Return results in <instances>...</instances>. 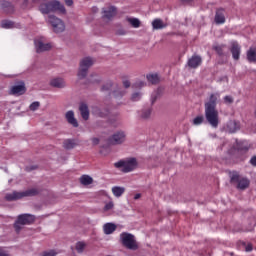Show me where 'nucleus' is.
<instances>
[{
	"instance_id": "f257e3e1",
	"label": "nucleus",
	"mask_w": 256,
	"mask_h": 256,
	"mask_svg": "<svg viewBox=\"0 0 256 256\" xmlns=\"http://www.w3.org/2000/svg\"><path fill=\"white\" fill-rule=\"evenodd\" d=\"M39 11L43 15H49V13H61L62 15H65V13H67L65 5L61 4V2L57 0L42 3L39 7Z\"/></svg>"
},
{
	"instance_id": "f03ea898",
	"label": "nucleus",
	"mask_w": 256,
	"mask_h": 256,
	"mask_svg": "<svg viewBox=\"0 0 256 256\" xmlns=\"http://www.w3.org/2000/svg\"><path fill=\"white\" fill-rule=\"evenodd\" d=\"M114 167L122 173H131V171H135L139 167V162L134 157L124 158L115 162Z\"/></svg>"
},
{
	"instance_id": "7ed1b4c3",
	"label": "nucleus",
	"mask_w": 256,
	"mask_h": 256,
	"mask_svg": "<svg viewBox=\"0 0 256 256\" xmlns=\"http://www.w3.org/2000/svg\"><path fill=\"white\" fill-rule=\"evenodd\" d=\"M39 194V190L32 188L23 192L14 191L12 193H8L5 196L6 201H17L19 199H23V197H35V195Z\"/></svg>"
},
{
	"instance_id": "20e7f679",
	"label": "nucleus",
	"mask_w": 256,
	"mask_h": 256,
	"mask_svg": "<svg viewBox=\"0 0 256 256\" xmlns=\"http://www.w3.org/2000/svg\"><path fill=\"white\" fill-rule=\"evenodd\" d=\"M205 118L214 129L219 127V111L217 108H205Z\"/></svg>"
},
{
	"instance_id": "39448f33",
	"label": "nucleus",
	"mask_w": 256,
	"mask_h": 256,
	"mask_svg": "<svg viewBox=\"0 0 256 256\" xmlns=\"http://www.w3.org/2000/svg\"><path fill=\"white\" fill-rule=\"evenodd\" d=\"M120 241L126 249H131L135 251L138 249L137 240H135V236L131 233L123 232L120 234Z\"/></svg>"
},
{
	"instance_id": "423d86ee",
	"label": "nucleus",
	"mask_w": 256,
	"mask_h": 256,
	"mask_svg": "<svg viewBox=\"0 0 256 256\" xmlns=\"http://www.w3.org/2000/svg\"><path fill=\"white\" fill-rule=\"evenodd\" d=\"M34 221H35V216H33L31 214L19 215L14 224L15 231L17 233H19V231H21V229H23V225H31V223H33Z\"/></svg>"
},
{
	"instance_id": "0eeeda50",
	"label": "nucleus",
	"mask_w": 256,
	"mask_h": 256,
	"mask_svg": "<svg viewBox=\"0 0 256 256\" xmlns=\"http://www.w3.org/2000/svg\"><path fill=\"white\" fill-rule=\"evenodd\" d=\"M47 22L52 27L54 33H63L65 31V22L55 15L48 16Z\"/></svg>"
},
{
	"instance_id": "6e6552de",
	"label": "nucleus",
	"mask_w": 256,
	"mask_h": 256,
	"mask_svg": "<svg viewBox=\"0 0 256 256\" xmlns=\"http://www.w3.org/2000/svg\"><path fill=\"white\" fill-rule=\"evenodd\" d=\"M93 63H95V61L91 57L83 58L80 61V68L78 71L79 79H85L87 77V72L89 71V67H92Z\"/></svg>"
},
{
	"instance_id": "1a4fd4ad",
	"label": "nucleus",
	"mask_w": 256,
	"mask_h": 256,
	"mask_svg": "<svg viewBox=\"0 0 256 256\" xmlns=\"http://www.w3.org/2000/svg\"><path fill=\"white\" fill-rule=\"evenodd\" d=\"M127 139V134L123 131H118L115 132L111 137H110V143L112 145H122V143H125V140Z\"/></svg>"
},
{
	"instance_id": "9d476101",
	"label": "nucleus",
	"mask_w": 256,
	"mask_h": 256,
	"mask_svg": "<svg viewBox=\"0 0 256 256\" xmlns=\"http://www.w3.org/2000/svg\"><path fill=\"white\" fill-rule=\"evenodd\" d=\"M221 97L219 92L210 94L209 100L205 103V109H217V100Z\"/></svg>"
},
{
	"instance_id": "9b49d317",
	"label": "nucleus",
	"mask_w": 256,
	"mask_h": 256,
	"mask_svg": "<svg viewBox=\"0 0 256 256\" xmlns=\"http://www.w3.org/2000/svg\"><path fill=\"white\" fill-rule=\"evenodd\" d=\"M35 48L38 53L49 51L52 47L51 43H45L41 39L34 40Z\"/></svg>"
},
{
	"instance_id": "f8f14e48",
	"label": "nucleus",
	"mask_w": 256,
	"mask_h": 256,
	"mask_svg": "<svg viewBox=\"0 0 256 256\" xmlns=\"http://www.w3.org/2000/svg\"><path fill=\"white\" fill-rule=\"evenodd\" d=\"M239 129H241V124L235 120L228 121L225 126V131H227V133H237Z\"/></svg>"
},
{
	"instance_id": "ddd939ff",
	"label": "nucleus",
	"mask_w": 256,
	"mask_h": 256,
	"mask_svg": "<svg viewBox=\"0 0 256 256\" xmlns=\"http://www.w3.org/2000/svg\"><path fill=\"white\" fill-rule=\"evenodd\" d=\"M65 119L69 125H72V127H79V122L77 121V118H75V112L72 110L66 112Z\"/></svg>"
},
{
	"instance_id": "4468645a",
	"label": "nucleus",
	"mask_w": 256,
	"mask_h": 256,
	"mask_svg": "<svg viewBox=\"0 0 256 256\" xmlns=\"http://www.w3.org/2000/svg\"><path fill=\"white\" fill-rule=\"evenodd\" d=\"M10 93L11 95H23V93H25V83L20 82L19 84L12 86Z\"/></svg>"
},
{
	"instance_id": "2eb2a0df",
	"label": "nucleus",
	"mask_w": 256,
	"mask_h": 256,
	"mask_svg": "<svg viewBox=\"0 0 256 256\" xmlns=\"http://www.w3.org/2000/svg\"><path fill=\"white\" fill-rule=\"evenodd\" d=\"M104 235H113L117 231V224L113 222L105 223L102 227Z\"/></svg>"
},
{
	"instance_id": "dca6fc26",
	"label": "nucleus",
	"mask_w": 256,
	"mask_h": 256,
	"mask_svg": "<svg viewBox=\"0 0 256 256\" xmlns=\"http://www.w3.org/2000/svg\"><path fill=\"white\" fill-rule=\"evenodd\" d=\"M51 87H55L56 89H63L66 85L65 80L61 77L53 78L50 81Z\"/></svg>"
},
{
	"instance_id": "f3484780",
	"label": "nucleus",
	"mask_w": 256,
	"mask_h": 256,
	"mask_svg": "<svg viewBox=\"0 0 256 256\" xmlns=\"http://www.w3.org/2000/svg\"><path fill=\"white\" fill-rule=\"evenodd\" d=\"M77 145H79V140L77 139H66L63 142V147L64 149H67V150L75 149Z\"/></svg>"
},
{
	"instance_id": "a211bd4d",
	"label": "nucleus",
	"mask_w": 256,
	"mask_h": 256,
	"mask_svg": "<svg viewBox=\"0 0 256 256\" xmlns=\"http://www.w3.org/2000/svg\"><path fill=\"white\" fill-rule=\"evenodd\" d=\"M231 53L235 61L239 60V57L241 55V46L236 42L232 43Z\"/></svg>"
},
{
	"instance_id": "6ab92c4d",
	"label": "nucleus",
	"mask_w": 256,
	"mask_h": 256,
	"mask_svg": "<svg viewBox=\"0 0 256 256\" xmlns=\"http://www.w3.org/2000/svg\"><path fill=\"white\" fill-rule=\"evenodd\" d=\"M112 194L116 197V199H119L123 197L125 194V187L123 186H113L111 188Z\"/></svg>"
},
{
	"instance_id": "aec40b11",
	"label": "nucleus",
	"mask_w": 256,
	"mask_h": 256,
	"mask_svg": "<svg viewBox=\"0 0 256 256\" xmlns=\"http://www.w3.org/2000/svg\"><path fill=\"white\" fill-rule=\"evenodd\" d=\"M0 7L4 13H13L15 11V7L8 1L0 2Z\"/></svg>"
},
{
	"instance_id": "412c9836",
	"label": "nucleus",
	"mask_w": 256,
	"mask_h": 256,
	"mask_svg": "<svg viewBox=\"0 0 256 256\" xmlns=\"http://www.w3.org/2000/svg\"><path fill=\"white\" fill-rule=\"evenodd\" d=\"M201 65V57L199 56H192L188 60V67H191V69H197Z\"/></svg>"
},
{
	"instance_id": "4be33fe9",
	"label": "nucleus",
	"mask_w": 256,
	"mask_h": 256,
	"mask_svg": "<svg viewBox=\"0 0 256 256\" xmlns=\"http://www.w3.org/2000/svg\"><path fill=\"white\" fill-rule=\"evenodd\" d=\"M79 111H80V115H81L82 119H84V121H88L89 107L87 106V104H84V103L80 104Z\"/></svg>"
},
{
	"instance_id": "5701e85b",
	"label": "nucleus",
	"mask_w": 256,
	"mask_h": 256,
	"mask_svg": "<svg viewBox=\"0 0 256 256\" xmlns=\"http://www.w3.org/2000/svg\"><path fill=\"white\" fill-rule=\"evenodd\" d=\"M116 13H117V9L113 6L109 7L108 9H103L104 19H111L112 17H115Z\"/></svg>"
},
{
	"instance_id": "b1692460",
	"label": "nucleus",
	"mask_w": 256,
	"mask_h": 256,
	"mask_svg": "<svg viewBox=\"0 0 256 256\" xmlns=\"http://www.w3.org/2000/svg\"><path fill=\"white\" fill-rule=\"evenodd\" d=\"M146 79L148 83H151V85H157L159 81H161V78H159V74L157 73H150L146 75Z\"/></svg>"
},
{
	"instance_id": "393cba45",
	"label": "nucleus",
	"mask_w": 256,
	"mask_h": 256,
	"mask_svg": "<svg viewBox=\"0 0 256 256\" xmlns=\"http://www.w3.org/2000/svg\"><path fill=\"white\" fill-rule=\"evenodd\" d=\"M152 27L154 30H159V29H165L167 25L163 22V20L156 18L152 21Z\"/></svg>"
},
{
	"instance_id": "a878e982",
	"label": "nucleus",
	"mask_w": 256,
	"mask_h": 256,
	"mask_svg": "<svg viewBox=\"0 0 256 256\" xmlns=\"http://www.w3.org/2000/svg\"><path fill=\"white\" fill-rule=\"evenodd\" d=\"M250 147L251 145L246 140L237 142L236 144V149H238V151H249Z\"/></svg>"
},
{
	"instance_id": "bb28decb",
	"label": "nucleus",
	"mask_w": 256,
	"mask_h": 256,
	"mask_svg": "<svg viewBox=\"0 0 256 256\" xmlns=\"http://www.w3.org/2000/svg\"><path fill=\"white\" fill-rule=\"evenodd\" d=\"M126 21H128L134 29H139L141 27V20L138 18L127 17Z\"/></svg>"
},
{
	"instance_id": "cd10ccee",
	"label": "nucleus",
	"mask_w": 256,
	"mask_h": 256,
	"mask_svg": "<svg viewBox=\"0 0 256 256\" xmlns=\"http://www.w3.org/2000/svg\"><path fill=\"white\" fill-rule=\"evenodd\" d=\"M247 59L250 63H255L256 61V49L250 48L247 52Z\"/></svg>"
},
{
	"instance_id": "c85d7f7f",
	"label": "nucleus",
	"mask_w": 256,
	"mask_h": 256,
	"mask_svg": "<svg viewBox=\"0 0 256 256\" xmlns=\"http://www.w3.org/2000/svg\"><path fill=\"white\" fill-rule=\"evenodd\" d=\"M80 183L81 185H91L93 183V178L89 175H82L80 177Z\"/></svg>"
},
{
	"instance_id": "c756f323",
	"label": "nucleus",
	"mask_w": 256,
	"mask_h": 256,
	"mask_svg": "<svg viewBox=\"0 0 256 256\" xmlns=\"http://www.w3.org/2000/svg\"><path fill=\"white\" fill-rule=\"evenodd\" d=\"M215 23L218 25H223V23H225V15L221 11L216 12Z\"/></svg>"
},
{
	"instance_id": "7c9ffc66",
	"label": "nucleus",
	"mask_w": 256,
	"mask_h": 256,
	"mask_svg": "<svg viewBox=\"0 0 256 256\" xmlns=\"http://www.w3.org/2000/svg\"><path fill=\"white\" fill-rule=\"evenodd\" d=\"M247 187H249V179L247 178H241L240 180H238V189H247Z\"/></svg>"
},
{
	"instance_id": "2f4dec72",
	"label": "nucleus",
	"mask_w": 256,
	"mask_h": 256,
	"mask_svg": "<svg viewBox=\"0 0 256 256\" xmlns=\"http://www.w3.org/2000/svg\"><path fill=\"white\" fill-rule=\"evenodd\" d=\"M110 201L109 202H105V205L103 207V212L107 213L109 211H112V209L115 207V203H113V200L111 199V197H109Z\"/></svg>"
},
{
	"instance_id": "473e14b6",
	"label": "nucleus",
	"mask_w": 256,
	"mask_h": 256,
	"mask_svg": "<svg viewBox=\"0 0 256 256\" xmlns=\"http://www.w3.org/2000/svg\"><path fill=\"white\" fill-rule=\"evenodd\" d=\"M2 29H13L14 24L11 20H3L1 22Z\"/></svg>"
},
{
	"instance_id": "72a5a7b5",
	"label": "nucleus",
	"mask_w": 256,
	"mask_h": 256,
	"mask_svg": "<svg viewBox=\"0 0 256 256\" xmlns=\"http://www.w3.org/2000/svg\"><path fill=\"white\" fill-rule=\"evenodd\" d=\"M85 247H87V244H85V242H77L76 243V251L78 253H83V251H85Z\"/></svg>"
},
{
	"instance_id": "f704fd0d",
	"label": "nucleus",
	"mask_w": 256,
	"mask_h": 256,
	"mask_svg": "<svg viewBox=\"0 0 256 256\" xmlns=\"http://www.w3.org/2000/svg\"><path fill=\"white\" fill-rule=\"evenodd\" d=\"M142 119H149L151 117V108H147L142 110V113L140 115Z\"/></svg>"
},
{
	"instance_id": "c9c22d12",
	"label": "nucleus",
	"mask_w": 256,
	"mask_h": 256,
	"mask_svg": "<svg viewBox=\"0 0 256 256\" xmlns=\"http://www.w3.org/2000/svg\"><path fill=\"white\" fill-rule=\"evenodd\" d=\"M147 85V83H145L142 80H138L133 84V89H143V87H145Z\"/></svg>"
},
{
	"instance_id": "e433bc0d",
	"label": "nucleus",
	"mask_w": 256,
	"mask_h": 256,
	"mask_svg": "<svg viewBox=\"0 0 256 256\" xmlns=\"http://www.w3.org/2000/svg\"><path fill=\"white\" fill-rule=\"evenodd\" d=\"M39 107H41V103H39V101H35L32 104H30V111H37V109H39Z\"/></svg>"
},
{
	"instance_id": "4c0bfd02",
	"label": "nucleus",
	"mask_w": 256,
	"mask_h": 256,
	"mask_svg": "<svg viewBox=\"0 0 256 256\" xmlns=\"http://www.w3.org/2000/svg\"><path fill=\"white\" fill-rule=\"evenodd\" d=\"M205 121V118L203 116H197L193 119V125H201Z\"/></svg>"
},
{
	"instance_id": "58836bf2",
	"label": "nucleus",
	"mask_w": 256,
	"mask_h": 256,
	"mask_svg": "<svg viewBox=\"0 0 256 256\" xmlns=\"http://www.w3.org/2000/svg\"><path fill=\"white\" fill-rule=\"evenodd\" d=\"M142 97L141 92H136L132 94V101H140Z\"/></svg>"
},
{
	"instance_id": "ea45409f",
	"label": "nucleus",
	"mask_w": 256,
	"mask_h": 256,
	"mask_svg": "<svg viewBox=\"0 0 256 256\" xmlns=\"http://www.w3.org/2000/svg\"><path fill=\"white\" fill-rule=\"evenodd\" d=\"M57 252L55 250H49L42 253V256H56Z\"/></svg>"
},
{
	"instance_id": "a19ab883",
	"label": "nucleus",
	"mask_w": 256,
	"mask_h": 256,
	"mask_svg": "<svg viewBox=\"0 0 256 256\" xmlns=\"http://www.w3.org/2000/svg\"><path fill=\"white\" fill-rule=\"evenodd\" d=\"M224 103L226 104V105H231V103H233V97L232 96H225L224 97Z\"/></svg>"
},
{
	"instance_id": "79ce46f5",
	"label": "nucleus",
	"mask_w": 256,
	"mask_h": 256,
	"mask_svg": "<svg viewBox=\"0 0 256 256\" xmlns=\"http://www.w3.org/2000/svg\"><path fill=\"white\" fill-rule=\"evenodd\" d=\"M90 81L91 83H99V81H101V78L98 75H92Z\"/></svg>"
},
{
	"instance_id": "37998d69",
	"label": "nucleus",
	"mask_w": 256,
	"mask_h": 256,
	"mask_svg": "<svg viewBox=\"0 0 256 256\" xmlns=\"http://www.w3.org/2000/svg\"><path fill=\"white\" fill-rule=\"evenodd\" d=\"M215 51H217L218 55H223V46H214Z\"/></svg>"
},
{
	"instance_id": "c03bdc74",
	"label": "nucleus",
	"mask_w": 256,
	"mask_h": 256,
	"mask_svg": "<svg viewBox=\"0 0 256 256\" xmlns=\"http://www.w3.org/2000/svg\"><path fill=\"white\" fill-rule=\"evenodd\" d=\"M239 174L237 172H234L231 174V181H239Z\"/></svg>"
},
{
	"instance_id": "a18cd8bd",
	"label": "nucleus",
	"mask_w": 256,
	"mask_h": 256,
	"mask_svg": "<svg viewBox=\"0 0 256 256\" xmlns=\"http://www.w3.org/2000/svg\"><path fill=\"white\" fill-rule=\"evenodd\" d=\"M123 86L125 87V89H129V87H131V82H129V80H124Z\"/></svg>"
},
{
	"instance_id": "49530a36",
	"label": "nucleus",
	"mask_w": 256,
	"mask_h": 256,
	"mask_svg": "<svg viewBox=\"0 0 256 256\" xmlns=\"http://www.w3.org/2000/svg\"><path fill=\"white\" fill-rule=\"evenodd\" d=\"M0 256H9V252L3 248H0Z\"/></svg>"
},
{
	"instance_id": "de8ad7c7",
	"label": "nucleus",
	"mask_w": 256,
	"mask_h": 256,
	"mask_svg": "<svg viewBox=\"0 0 256 256\" xmlns=\"http://www.w3.org/2000/svg\"><path fill=\"white\" fill-rule=\"evenodd\" d=\"M112 84L108 83L106 86L102 87V91H109V89H111Z\"/></svg>"
},
{
	"instance_id": "09e8293b",
	"label": "nucleus",
	"mask_w": 256,
	"mask_h": 256,
	"mask_svg": "<svg viewBox=\"0 0 256 256\" xmlns=\"http://www.w3.org/2000/svg\"><path fill=\"white\" fill-rule=\"evenodd\" d=\"M250 165H253V167H256V156H253V157L250 159Z\"/></svg>"
},
{
	"instance_id": "8fccbe9b",
	"label": "nucleus",
	"mask_w": 256,
	"mask_h": 256,
	"mask_svg": "<svg viewBox=\"0 0 256 256\" xmlns=\"http://www.w3.org/2000/svg\"><path fill=\"white\" fill-rule=\"evenodd\" d=\"M125 90H123V89H121V88H119L118 89V97H123V95H125Z\"/></svg>"
},
{
	"instance_id": "3c124183",
	"label": "nucleus",
	"mask_w": 256,
	"mask_h": 256,
	"mask_svg": "<svg viewBox=\"0 0 256 256\" xmlns=\"http://www.w3.org/2000/svg\"><path fill=\"white\" fill-rule=\"evenodd\" d=\"M245 251L249 253L250 251H253V246L251 244H248L245 248Z\"/></svg>"
},
{
	"instance_id": "603ef678",
	"label": "nucleus",
	"mask_w": 256,
	"mask_h": 256,
	"mask_svg": "<svg viewBox=\"0 0 256 256\" xmlns=\"http://www.w3.org/2000/svg\"><path fill=\"white\" fill-rule=\"evenodd\" d=\"M91 141L93 145H99V138H92Z\"/></svg>"
},
{
	"instance_id": "864d4df0",
	"label": "nucleus",
	"mask_w": 256,
	"mask_h": 256,
	"mask_svg": "<svg viewBox=\"0 0 256 256\" xmlns=\"http://www.w3.org/2000/svg\"><path fill=\"white\" fill-rule=\"evenodd\" d=\"M65 1V4L68 6V7H71V5H73V0H64Z\"/></svg>"
},
{
	"instance_id": "5fc2aeb1",
	"label": "nucleus",
	"mask_w": 256,
	"mask_h": 256,
	"mask_svg": "<svg viewBox=\"0 0 256 256\" xmlns=\"http://www.w3.org/2000/svg\"><path fill=\"white\" fill-rule=\"evenodd\" d=\"M134 199H135V200L141 199V194H136V195L134 196Z\"/></svg>"
},
{
	"instance_id": "6e6d98bb",
	"label": "nucleus",
	"mask_w": 256,
	"mask_h": 256,
	"mask_svg": "<svg viewBox=\"0 0 256 256\" xmlns=\"http://www.w3.org/2000/svg\"><path fill=\"white\" fill-rule=\"evenodd\" d=\"M97 115H98L99 117H105V114H103V112H98Z\"/></svg>"
},
{
	"instance_id": "4d7b16f0",
	"label": "nucleus",
	"mask_w": 256,
	"mask_h": 256,
	"mask_svg": "<svg viewBox=\"0 0 256 256\" xmlns=\"http://www.w3.org/2000/svg\"><path fill=\"white\" fill-rule=\"evenodd\" d=\"M182 3H189L191 0H180Z\"/></svg>"
},
{
	"instance_id": "13d9d810",
	"label": "nucleus",
	"mask_w": 256,
	"mask_h": 256,
	"mask_svg": "<svg viewBox=\"0 0 256 256\" xmlns=\"http://www.w3.org/2000/svg\"><path fill=\"white\" fill-rule=\"evenodd\" d=\"M27 3H28V0H24V5H27Z\"/></svg>"
},
{
	"instance_id": "bf43d9fd",
	"label": "nucleus",
	"mask_w": 256,
	"mask_h": 256,
	"mask_svg": "<svg viewBox=\"0 0 256 256\" xmlns=\"http://www.w3.org/2000/svg\"><path fill=\"white\" fill-rule=\"evenodd\" d=\"M33 169H37V167H36V166H33L30 170H33Z\"/></svg>"
},
{
	"instance_id": "052dcab7",
	"label": "nucleus",
	"mask_w": 256,
	"mask_h": 256,
	"mask_svg": "<svg viewBox=\"0 0 256 256\" xmlns=\"http://www.w3.org/2000/svg\"><path fill=\"white\" fill-rule=\"evenodd\" d=\"M100 153H103V150H101Z\"/></svg>"
}]
</instances>
